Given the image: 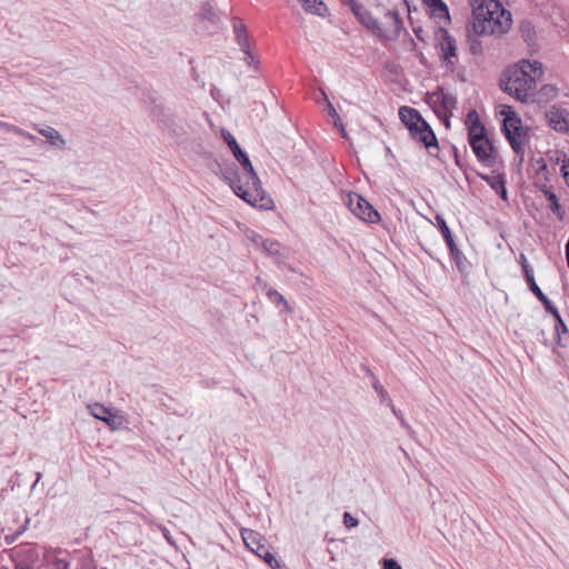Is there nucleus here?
<instances>
[{
  "instance_id": "obj_24",
  "label": "nucleus",
  "mask_w": 569,
  "mask_h": 569,
  "mask_svg": "<svg viewBox=\"0 0 569 569\" xmlns=\"http://www.w3.org/2000/svg\"><path fill=\"white\" fill-rule=\"evenodd\" d=\"M431 6L433 7V12L438 14L439 17H446L449 18V10L445 2L441 0H430Z\"/></svg>"
},
{
  "instance_id": "obj_47",
  "label": "nucleus",
  "mask_w": 569,
  "mask_h": 569,
  "mask_svg": "<svg viewBox=\"0 0 569 569\" xmlns=\"http://www.w3.org/2000/svg\"><path fill=\"white\" fill-rule=\"evenodd\" d=\"M39 482H37V480L34 481V483L32 485L31 489L33 490L37 486H38Z\"/></svg>"
},
{
  "instance_id": "obj_36",
  "label": "nucleus",
  "mask_w": 569,
  "mask_h": 569,
  "mask_svg": "<svg viewBox=\"0 0 569 569\" xmlns=\"http://www.w3.org/2000/svg\"><path fill=\"white\" fill-rule=\"evenodd\" d=\"M3 127H6L9 131H11L18 136H21V137H23V134L26 132L23 129L17 127V126H13V124L4 123Z\"/></svg>"
},
{
  "instance_id": "obj_25",
  "label": "nucleus",
  "mask_w": 569,
  "mask_h": 569,
  "mask_svg": "<svg viewBox=\"0 0 569 569\" xmlns=\"http://www.w3.org/2000/svg\"><path fill=\"white\" fill-rule=\"evenodd\" d=\"M323 97H325V100L327 102V109H328V113L329 116L333 119V126L335 127H338V126H341V119L337 112V110L335 109V107L332 106V103L328 100V98L326 97L325 93H322Z\"/></svg>"
},
{
  "instance_id": "obj_6",
  "label": "nucleus",
  "mask_w": 569,
  "mask_h": 569,
  "mask_svg": "<svg viewBox=\"0 0 569 569\" xmlns=\"http://www.w3.org/2000/svg\"><path fill=\"white\" fill-rule=\"evenodd\" d=\"M501 113L505 116L502 122V131L508 142L510 143L511 149L517 154L523 153L521 138L525 134V130L520 118L516 114L511 107H505Z\"/></svg>"
},
{
  "instance_id": "obj_26",
  "label": "nucleus",
  "mask_w": 569,
  "mask_h": 569,
  "mask_svg": "<svg viewBox=\"0 0 569 569\" xmlns=\"http://www.w3.org/2000/svg\"><path fill=\"white\" fill-rule=\"evenodd\" d=\"M485 179L496 192L505 186V180L500 176L485 177Z\"/></svg>"
},
{
  "instance_id": "obj_42",
  "label": "nucleus",
  "mask_w": 569,
  "mask_h": 569,
  "mask_svg": "<svg viewBox=\"0 0 569 569\" xmlns=\"http://www.w3.org/2000/svg\"><path fill=\"white\" fill-rule=\"evenodd\" d=\"M337 128L340 130L342 138L347 139L348 138V133H347L343 124L341 123V126H338Z\"/></svg>"
},
{
  "instance_id": "obj_34",
  "label": "nucleus",
  "mask_w": 569,
  "mask_h": 569,
  "mask_svg": "<svg viewBox=\"0 0 569 569\" xmlns=\"http://www.w3.org/2000/svg\"><path fill=\"white\" fill-rule=\"evenodd\" d=\"M258 557L263 559L267 565H272V561L274 559V556L271 552H269L268 549L264 552H261Z\"/></svg>"
},
{
  "instance_id": "obj_32",
  "label": "nucleus",
  "mask_w": 569,
  "mask_h": 569,
  "mask_svg": "<svg viewBox=\"0 0 569 569\" xmlns=\"http://www.w3.org/2000/svg\"><path fill=\"white\" fill-rule=\"evenodd\" d=\"M521 32L527 41L531 39V26L529 22L522 23Z\"/></svg>"
},
{
  "instance_id": "obj_5",
  "label": "nucleus",
  "mask_w": 569,
  "mask_h": 569,
  "mask_svg": "<svg viewBox=\"0 0 569 569\" xmlns=\"http://www.w3.org/2000/svg\"><path fill=\"white\" fill-rule=\"evenodd\" d=\"M399 117L408 128L413 139L420 141L426 148H438V140L430 126L422 119L421 114L411 107H401Z\"/></svg>"
},
{
  "instance_id": "obj_28",
  "label": "nucleus",
  "mask_w": 569,
  "mask_h": 569,
  "mask_svg": "<svg viewBox=\"0 0 569 569\" xmlns=\"http://www.w3.org/2000/svg\"><path fill=\"white\" fill-rule=\"evenodd\" d=\"M560 172L565 182L569 187V158H562Z\"/></svg>"
},
{
  "instance_id": "obj_27",
  "label": "nucleus",
  "mask_w": 569,
  "mask_h": 569,
  "mask_svg": "<svg viewBox=\"0 0 569 569\" xmlns=\"http://www.w3.org/2000/svg\"><path fill=\"white\" fill-rule=\"evenodd\" d=\"M436 221L438 223V227H439L443 238H446L447 236L451 234V231H450L446 220L441 216L437 214L436 216Z\"/></svg>"
},
{
  "instance_id": "obj_45",
  "label": "nucleus",
  "mask_w": 569,
  "mask_h": 569,
  "mask_svg": "<svg viewBox=\"0 0 569 569\" xmlns=\"http://www.w3.org/2000/svg\"><path fill=\"white\" fill-rule=\"evenodd\" d=\"M36 476H37V479H36V480H37V482H39V481L41 480V478H42L41 472H37V475H36Z\"/></svg>"
},
{
  "instance_id": "obj_9",
  "label": "nucleus",
  "mask_w": 569,
  "mask_h": 569,
  "mask_svg": "<svg viewBox=\"0 0 569 569\" xmlns=\"http://www.w3.org/2000/svg\"><path fill=\"white\" fill-rule=\"evenodd\" d=\"M151 117L162 130H167L170 134H178L179 127L170 108L162 103H154L151 109Z\"/></svg>"
},
{
  "instance_id": "obj_19",
  "label": "nucleus",
  "mask_w": 569,
  "mask_h": 569,
  "mask_svg": "<svg viewBox=\"0 0 569 569\" xmlns=\"http://www.w3.org/2000/svg\"><path fill=\"white\" fill-rule=\"evenodd\" d=\"M306 11L313 14L323 16L327 10L325 3L321 0H300Z\"/></svg>"
},
{
  "instance_id": "obj_1",
  "label": "nucleus",
  "mask_w": 569,
  "mask_h": 569,
  "mask_svg": "<svg viewBox=\"0 0 569 569\" xmlns=\"http://www.w3.org/2000/svg\"><path fill=\"white\" fill-rule=\"evenodd\" d=\"M221 137L241 166L240 171L233 164L220 167L221 178L239 198L250 206L264 210L271 209L273 201L263 190L247 153L241 150L236 138L229 131L222 130Z\"/></svg>"
},
{
  "instance_id": "obj_44",
  "label": "nucleus",
  "mask_w": 569,
  "mask_h": 569,
  "mask_svg": "<svg viewBox=\"0 0 569 569\" xmlns=\"http://www.w3.org/2000/svg\"><path fill=\"white\" fill-rule=\"evenodd\" d=\"M452 257L456 259L457 264L459 266V264H460V261H461V258H460V257H461V252H460L458 256H456V254H455V256H452Z\"/></svg>"
},
{
  "instance_id": "obj_31",
  "label": "nucleus",
  "mask_w": 569,
  "mask_h": 569,
  "mask_svg": "<svg viewBox=\"0 0 569 569\" xmlns=\"http://www.w3.org/2000/svg\"><path fill=\"white\" fill-rule=\"evenodd\" d=\"M343 525L347 528H355L359 525L358 520L351 516L349 512L343 513Z\"/></svg>"
},
{
  "instance_id": "obj_43",
  "label": "nucleus",
  "mask_w": 569,
  "mask_h": 569,
  "mask_svg": "<svg viewBox=\"0 0 569 569\" xmlns=\"http://www.w3.org/2000/svg\"><path fill=\"white\" fill-rule=\"evenodd\" d=\"M562 158H568L565 153L558 154L555 159V162L561 167Z\"/></svg>"
},
{
  "instance_id": "obj_40",
  "label": "nucleus",
  "mask_w": 569,
  "mask_h": 569,
  "mask_svg": "<svg viewBox=\"0 0 569 569\" xmlns=\"http://www.w3.org/2000/svg\"><path fill=\"white\" fill-rule=\"evenodd\" d=\"M557 321H558V325L556 326L557 332L559 333L560 330L566 331L567 328H566V325L563 323L562 319L560 318V321L557 319Z\"/></svg>"
},
{
  "instance_id": "obj_16",
  "label": "nucleus",
  "mask_w": 569,
  "mask_h": 569,
  "mask_svg": "<svg viewBox=\"0 0 569 569\" xmlns=\"http://www.w3.org/2000/svg\"><path fill=\"white\" fill-rule=\"evenodd\" d=\"M440 51L443 60L453 64L451 59L457 56L456 40L445 30L441 31L440 36Z\"/></svg>"
},
{
  "instance_id": "obj_22",
  "label": "nucleus",
  "mask_w": 569,
  "mask_h": 569,
  "mask_svg": "<svg viewBox=\"0 0 569 569\" xmlns=\"http://www.w3.org/2000/svg\"><path fill=\"white\" fill-rule=\"evenodd\" d=\"M266 295H267L268 299H269L271 302H273V303H282V305H283V307H284V309H286V311L291 312V308H290V306H289L288 301H287V300L284 299V297H283L281 293H279L276 289L269 288V289L267 290V293H266Z\"/></svg>"
},
{
  "instance_id": "obj_18",
  "label": "nucleus",
  "mask_w": 569,
  "mask_h": 569,
  "mask_svg": "<svg viewBox=\"0 0 569 569\" xmlns=\"http://www.w3.org/2000/svg\"><path fill=\"white\" fill-rule=\"evenodd\" d=\"M233 31L236 36V41L240 47L242 52H248L250 49V40L246 29L244 23L240 19H234L233 21Z\"/></svg>"
},
{
  "instance_id": "obj_3",
  "label": "nucleus",
  "mask_w": 569,
  "mask_h": 569,
  "mask_svg": "<svg viewBox=\"0 0 569 569\" xmlns=\"http://www.w3.org/2000/svg\"><path fill=\"white\" fill-rule=\"evenodd\" d=\"M472 27L477 34L506 33L511 27V13L497 0L472 1Z\"/></svg>"
},
{
  "instance_id": "obj_20",
  "label": "nucleus",
  "mask_w": 569,
  "mask_h": 569,
  "mask_svg": "<svg viewBox=\"0 0 569 569\" xmlns=\"http://www.w3.org/2000/svg\"><path fill=\"white\" fill-rule=\"evenodd\" d=\"M543 193L547 198V200L549 201V208L550 210L558 217V218H562V209H561V206L558 201V198L556 196L555 192H552L551 190H543Z\"/></svg>"
},
{
  "instance_id": "obj_30",
  "label": "nucleus",
  "mask_w": 569,
  "mask_h": 569,
  "mask_svg": "<svg viewBox=\"0 0 569 569\" xmlns=\"http://www.w3.org/2000/svg\"><path fill=\"white\" fill-rule=\"evenodd\" d=\"M445 240H446V243H447V246H448V248L450 250L451 256H455V254L458 256L460 253V251H459V249L456 246V242L453 240L452 233L447 236L445 238Z\"/></svg>"
},
{
  "instance_id": "obj_39",
  "label": "nucleus",
  "mask_w": 569,
  "mask_h": 569,
  "mask_svg": "<svg viewBox=\"0 0 569 569\" xmlns=\"http://www.w3.org/2000/svg\"><path fill=\"white\" fill-rule=\"evenodd\" d=\"M23 138L32 141L33 143H37L39 141V139L36 136H33L27 131L24 132Z\"/></svg>"
},
{
  "instance_id": "obj_8",
  "label": "nucleus",
  "mask_w": 569,
  "mask_h": 569,
  "mask_svg": "<svg viewBox=\"0 0 569 569\" xmlns=\"http://www.w3.org/2000/svg\"><path fill=\"white\" fill-rule=\"evenodd\" d=\"M88 410L94 418L106 422L111 428V430H119L123 428L126 423L124 417L120 415L119 411L112 412L111 409L104 407L103 405H90L88 406Z\"/></svg>"
},
{
  "instance_id": "obj_12",
  "label": "nucleus",
  "mask_w": 569,
  "mask_h": 569,
  "mask_svg": "<svg viewBox=\"0 0 569 569\" xmlns=\"http://www.w3.org/2000/svg\"><path fill=\"white\" fill-rule=\"evenodd\" d=\"M350 8L357 19L372 33L377 34L380 32V22L371 14L367 8L355 0H349Z\"/></svg>"
},
{
  "instance_id": "obj_29",
  "label": "nucleus",
  "mask_w": 569,
  "mask_h": 569,
  "mask_svg": "<svg viewBox=\"0 0 569 569\" xmlns=\"http://www.w3.org/2000/svg\"><path fill=\"white\" fill-rule=\"evenodd\" d=\"M29 523H30V519L27 518L26 521H24V525L13 536H6V541L8 543L14 542L17 537L20 536L21 533H23L27 530Z\"/></svg>"
},
{
  "instance_id": "obj_38",
  "label": "nucleus",
  "mask_w": 569,
  "mask_h": 569,
  "mask_svg": "<svg viewBox=\"0 0 569 569\" xmlns=\"http://www.w3.org/2000/svg\"><path fill=\"white\" fill-rule=\"evenodd\" d=\"M270 568L272 569H283L282 565L280 563V561L274 557L273 561H272V565H268Z\"/></svg>"
},
{
  "instance_id": "obj_21",
  "label": "nucleus",
  "mask_w": 569,
  "mask_h": 569,
  "mask_svg": "<svg viewBox=\"0 0 569 569\" xmlns=\"http://www.w3.org/2000/svg\"><path fill=\"white\" fill-rule=\"evenodd\" d=\"M261 246L263 250L270 256H280L281 254V244L273 239L261 240Z\"/></svg>"
},
{
  "instance_id": "obj_11",
  "label": "nucleus",
  "mask_w": 569,
  "mask_h": 569,
  "mask_svg": "<svg viewBox=\"0 0 569 569\" xmlns=\"http://www.w3.org/2000/svg\"><path fill=\"white\" fill-rule=\"evenodd\" d=\"M402 22L399 14L396 11L388 10L385 13L383 22L380 23V32L377 36L396 39L401 31Z\"/></svg>"
},
{
  "instance_id": "obj_37",
  "label": "nucleus",
  "mask_w": 569,
  "mask_h": 569,
  "mask_svg": "<svg viewBox=\"0 0 569 569\" xmlns=\"http://www.w3.org/2000/svg\"><path fill=\"white\" fill-rule=\"evenodd\" d=\"M243 53H244V56H246L244 60H246L247 64H248V66H252V64H253V62H254V57H253V54L251 53L250 49H248V52H243Z\"/></svg>"
},
{
  "instance_id": "obj_41",
  "label": "nucleus",
  "mask_w": 569,
  "mask_h": 569,
  "mask_svg": "<svg viewBox=\"0 0 569 569\" xmlns=\"http://www.w3.org/2000/svg\"><path fill=\"white\" fill-rule=\"evenodd\" d=\"M497 193L500 194V197L503 199V200H507V189L505 186H502V189H500L499 191H497Z\"/></svg>"
},
{
  "instance_id": "obj_17",
  "label": "nucleus",
  "mask_w": 569,
  "mask_h": 569,
  "mask_svg": "<svg viewBox=\"0 0 569 569\" xmlns=\"http://www.w3.org/2000/svg\"><path fill=\"white\" fill-rule=\"evenodd\" d=\"M36 130L41 134L43 136L48 143L57 149H64L66 148V144H67V141L66 139L62 137V134L56 130L54 128L52 127H46V128H42V127H36Z\"/></svg>"
},
{
  "instance_id": "obj_23",
  "label": "nucleus",
  "mask_w": 569,
  "mask_h": 569,
  "mask_svg": "<svg viewBox=\"0 0 569 569\" xmlns=\"http://www.w3.org/2000/svg\"><path fill=\"white\" fill-rule=\"evenodd\" d=\"M200 17L203 20H208L212 26H217L219 22V19L217 14L213 11V8L211 4H204L201 9Z\"/></svg>"
},
{
  "instance_id": "obj_13",
  "label": "nucleus",
  "mask_w": 569,
  "mask_h": 569,
  "mask_svg": "<svg viewBox=\"0 0 569 569\" xmlns=\"http://www.w3.org/2000/svg\"><path fill=\"white\" fill-rule=\"evenodd\" d=\"M546 117L553 130L561 133L569 132V111L552 107L547 111Z\"/></svg>"
},
{
  "instance_id": "obj_15",
  "label": "nucleus",
  "mask_w": 569,
  "mask_h": 569,
  "mask_svg": "<svg viewBox=\"0 0 569 569\" xmlns=\"http://www.w3.org/2000/svg\"><path fill=\"white\" fill-rule=\"evenodd\" d=\"M241 538L243 540L244 546L257 556L267 550L264 543L266 539L256 530L247 528L242 529Z\"/></svg>"
},
{
  "instance_id": "obj_7",
  "label": "nucleus",
  "mask_w": 569,
  "mask_h": 569,
  "mask_svg": "<svg viewBox=\"0 0 569 569\" xmlns=\"http://www.w3.org/2000/svg\"><path fill=\"white\" fill-rule=\"evenodd\" d=\"M346 204L357 218L365 222L377 223L381 219L379 212L359 193H349Z\"/></svg>"
},
{
  "instance_id": "obj_35",
  "label": "nucleus",
  "mask_w": 569,
  "mask_h": 569,
  "mask_svg": "<svg viewBox=\"0 0 569 569\" xmlns=\"http://www.w3.org/2000/svg\"><path fill=\"white\" fill-rule=\"evenodd\" d=\"M373 388L375 390L378 392V395L380 396L381 400L385 401V399L387 398L388 393L387 391L385 390V388L379 383V382H375L373 383Z\"/></svg>"
},
{
  "instance_id": "obj_14",
  "label": "nucleus",
  "mask_w": 569,
  "mask_h": 569,
  "mask_svg": "<svg viewBox=\"0 0 569 569\" xmlns=\"http://www.w3.org/2000/svg\"><path fill=\"white\" fill-rule=\"evenodd\" d=\"M526 280L530 287V290L536 295V297L545 305L546 309L560 321V315L558 309L552 305V302L547 298V296L542 292V289L538 287L535 281L532 270L526 264L523 266Z\"/></svg>"
},
{
  "instance_id": "obj_33",
  "label": "nucleus",
  "mask_w": 569,
  "mask_h": 569,
  "mask_svg": "<svg viewBox=\"0 0 569 569\" xmlns=\"http://www.w3.org/2000/svg\"><path fill=\"white\" fill-rule=\"evenodd\" d=\"M383 569H402L399 563L393 559H386L383 561Z\"/></svg>"
},
{
  "instance_id": "obj_10",
  "label": "nucleus",
  "mask_w": 569,
  "mask_h": 569,
  "mask_svg": "<svg viewBox=\"0 0 569 569\" xmlns=\"http://www.w3.org/2000/svg\"><path fill=\"white\" fill-rule=\"evenodd\" d=\"M428 100L437 108L439 112H442L446 116H451L452 110L456 108L457 104L456 97L443 89H439L429 94Z\"/></svg>"
},
{
  "instance_id": "obj_2",
  "label": "nucleus",
  "mask_w": 569,
  "mask_h": 569,
  "mask_svg": "<svg viewBox=\"0 0 569 569\" xmlns=\"http://www.w3.org/2000/svg\"><path fill=\"white\" fill-rule=\"evenodd\" d=\"M542 74L541 62L522 60L503 73L501 87L503 91L523 102L535 94Z\"/></svg>"
},
{
  "instance_id": "obj_46",
  "label": "nucleus",
  "mask_w": 569,
  "mask_h": 569,
  "mask_svg": "<svg viewBox=\"0 0 569 569\" xmlns=\"http://www.w3.org/2000/svg\"><path fill=\"white\" fill-rule=\"evenodd\" d=\"M62 563V569H68L69 565L67 562H61Z\"/></svg>"
},
{
  "instance_id": "obj_4",
  "label": "nucleus",
  "mask_w": 569,
  "mask_h": 569,
  "mask_svg": "<svg viewBox=\"0 0 569 569\" xmlns=\"http://www.w3.org/2000/svg\"><path fill=\"white\" fill-rule=\"evenodd\" d=\"M466 124L468 127L469 143L478 160L481 162L491 161L493 147L487 137V130L480 122L476 110H471L467 113Z\"/></svg>"
}]
</instances>
